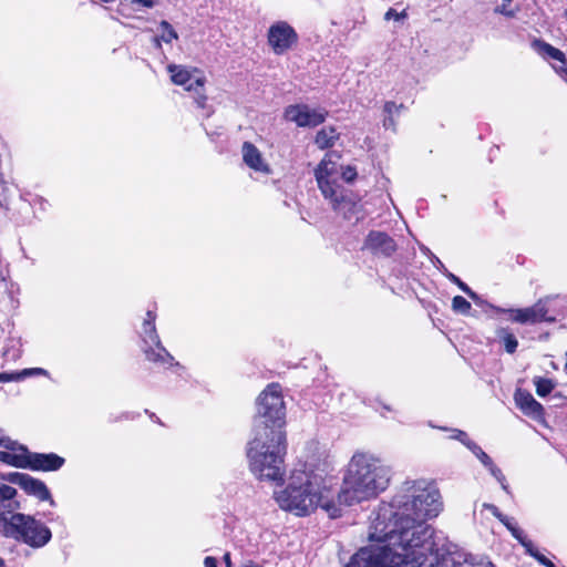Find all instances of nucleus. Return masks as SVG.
Returning <instances> with one entry per match:
<instances>
[{
    "instance_id": "e433bc0d",
    "label": "nucleus",
    "mask_w": 567,
    "mask_h": 567,
    "mask_svg": "<svg viewBox=\"0 0 567 567\" xmlns=\"http://www.w3.org/2000/svg\"><path fill=\"white\" fill-rule=\"evenodd\" d=\"M406 18V12L405 10L401 11V12H398L395 9H392L390 8L385 14H384V19L386 21H390V20H394V21H402Z\"/></svg>"
},
{
    "instance_id": "9d476101",
    "label": "nucleus",
    "mask_w": 567,
    "mask_h": 567,
    "mask_svg": "<svg viewBox=\"0 0 567 567\" xmlns=\"http://www.w3.org/2000/svg\"><path fill=\"white\" fill-rule=\"evenodd\" d=\"M332 206V209L349 221H358L363 218L362 205L346 188L333 189L332 196H323Z\"/></svg>"
},
{
    "instance_id": "7ed1b4c3",
    "label": "nucleus",
    "mask_w": 567,
    "mask_h": 567,
    "mask_svg": "<svg viewBox=\"0 0 567 567\" xmlns=\"http://www.w3.org/2000/svg\"><path fill=\"white\" fill-rule=\"evenodd\" d=\"M390 481L391 468L382 460L369 453H355L344 472L337 504L342 509L375 498L389 487Z\"/></svg>"
},
{
    "instance_id": "dca6fc26",
    "label": "nucleus",
    "mask_w": 567,
    "mask_h": 567,
    "mask_svg": "<svg viewBox=\"0 0 567 567\" xmlns=\"http://www.w3.org/2000/svg\"><path fill=\"white\" fill-rule=\"evenodd\" d=\"M64 458L55 453H31L28 451V467L32 471H58L64 465Z\"/></svg>"
},
{
    "instance_id": "ddd939ff",
    "label": "nucleus",
    "mask_w": 567,
    "mask_h": 567,
    "mask_svg": "<svg viewBox=\"0 0 567 567\" xmlns=\"http://www.w3.org/2000/svg\"><path fill=\"white\" fill-rule=\"evenodd\" d=\"M532 48L534 51L539 54L543 59L547 61H556L558 64H553L555 71L561 76V79L567 83V68H566V56L563 51L553 47L551 44L536 39L532 42Z\"/></svg>"
},
{
    "instance_id": "393cba45",
    "label": "nucleus",
    "mask_w": 567,
    "mask_h": 567,
    "mask_svg": "<svg viewBox=\"0 0 567 567\" xmlns=\"http://www.w3.org/2000/svg\"><path fill=\"white\" fill-rule=\"evenodd\" d=\"M338 138L339 133L337 130L332 126H326L317 133L315 143L320 150H324L333 146Z\"/></svg>"
},
{
    "instance_id": "bb28decb",
    "label": "nucleus",
    "mask_w": 567,
    "mask_h": 567,
    "mask_svg": "<svg viewBox=\"0 0 567 567\" xmlns=\"http://www.w3.org/2000/svg\"><path fill=\"white\" fill-rule=\"evenodd\" d=\"M502 523L506 526V528L511 532L513 537H515L522 546H528L530 547V540L526 537L524 532L516 526V524L513 522L512 518H508L505 516L502 520Z\"/></svg>"
},
{
    "instance_id": "4468645a",
    "label": "nucleus",
    "mask_w": 567,
    "mask_h": 567,
    "mask_svg": "<svg viewBox=\"0 0 567 567\" xmlns=\"http://www.w3.org/2000/svg\"><path fill=\"white\" fill-rule=\"evenodd\" d=\"M514 401L516 406L527 417L537 422L545 421L544 406L527 390L517 389L514 393Z\"/></svg>"
},
{
    "instance_id": "b1692460",
    "label": "nucleus",
    "mask_w": 567,
    "mask_h": 567,
    "mask_svg": "<svg viewBox=\"0 0 567 567\" xmlns=\"http://www.w3.org/2000/svg\"><path fill=\"white\" fill-rule=\"evenodd\" d=\"M35 375L48 377L49 372L42 368H28L18 372H2L0 373V382H19L25 378Z\"/></svg>"
},
{
    "instance_id": "39448f33",
    "label": "nucleus",
    "mask_w": 567,
    "mask_h": 567,
    "mask_svg": "<svg viewBox=\"0 0 567 567\" xmlns=\"http://www.w3.org/2000/svg\"><path fill=\"white\" fill-rule=\"evenodd\" d=\"M1 530L7 537L22 542L33 548L47 545L51 537V530L42 522L21 513L1 517Z\"/></svg>"
},
{
    "instance_id": "9b49d317",
    "label": "nucleus",
    "mask_w": 567,
    "mask_h": 567,
    "mask_svg": "<svg viewBox=\"0 0 567 567\" xmlns=\"http://www.w3.org/2000/svg\"><path fill=\"white\" fill-rule=\"evenodd\" d=\"M298 42V34L286 21H278L268 30V43L275 54H284Z\"/></svg>"
},
{
    "instance_id": "c9c22d12",
    "label": "nucleus",
    "mask_w": 567,
    "mask_h": 567,
    "mask_svg": "<svg viewBox=\"0 0 567 567\" xmlns=\"http://www.w3.org/2000/svg\"><path fill=\"white\" fill-rule=\"evenodd\" d=\"M339 175L347 183H351L357 178V169L353 166H340Z\"/></svg>"
},
{
    "instance_id": "5701e85b",
    "label": "nucleus",
    "mask_w": 567,
    "mask_h": 567,
    "mask_svg": "<svg viewBox=\"0 0 567 567\" xmlns=\"http://www.w3.org/2000/svg\"><path fill=\"white\" fill-rule=\"evenodd\" d=\"M178 39V33L173 25L163 20L158 24V33L153 38L154 47L157 49L162 48V42L171 44L173 41Z\"/></svg>"
},
{
    "instance_id": "f704fd0d",
    "label": "nucleus",
    "mask_w": 567,
    "mask_h": 567,
    "mask_svg": "<svg viewBox=\"0 0 567 567\" xmlns=\"http://www.w3.org/2000/svg\"><path fill=\"white\" fill-rule=\"evenodd\" d=\"M525 549H526V553L529 554L530 556H533L534 558L537 559V561H539L542 565L546 566V567H555V565L548 560L543 554H540L534 546V544L530 542V547L528 546H523Z\"/></svg>"
},
{
    "instance_id": "cd10ccee",
    "label": "nucleus",
    "mask_w": 567,
    "mask_h": 567,
    "mask_svg": "<svg viewBox=\"0 0 567 567\" xmlns=\"http://www.w3.org/2000/svg\"><path fill=\"white\" fill-rule=\"evenodd\" d=\"M533 383L535 385L537 395L540 398L548 395L555 388L553 380L543 377H535L533 379Z\"/></svg>"
},
{
    "instance_id": "37998d69",
    "label": "nucleus",
    "mask_w": 567,
    "mask_h": 567,
    "mask_svg": "<svg viewBox=\"0 0 567 567\" xmlns=\"http://www.w3.org/2000/svg\"><path fill=\"white\" fill-rule=\"evenodd\" d=\"M132 3L140 4L145 8H153L156 4V0H130Z\"/></svg>"
},
{
    "instance_id": "3c124183",
    "label": "nucleus",
    "mask_w": 567,
    "mask_h": 567,
    "mask_svg": "<svg viewBox=\"0 0 567 567\" xmlns=\"http://www.w3.org/2000/svg\"><path fill=\"white\" fill-rule=\"evenodd\" d=\"M565 17L567 18V10H566V12H565Z\"/></svg>"
},
{
    "instance_id": "a211bd4d",
    "label": "nucleus",
    "mask_w": 567,
    "mask_h": 567,
    "mask_svg": "<svg viewBox=\"0 0 567 567\" xmlns=\"http://www.w3.org/2000/svg\"><path fill=\"white\" fill-rule=\"evenodd\" d=\"M143 351L148 361L162 365V367H172L175 364L174 357L165 349L162 344L161 340L154 343H151L146 347H143ZM176 365L178 363L176 362Z\"/></svg>"
},
{
    "instance_id": "a18cd8bd",
    "label": "nucleus",
    "mask_w": 567,
    "mask_h": 567,
    "mask_svg": "<svg viewBox=\"0 0 567 567\" xmlns=\"http://www.w3.org/2000/svg\"><path fill=\"white\" fill-rule=\"evenodd\" d=\"M383 125L386 128H394V116H385Z\"/></svg>"
},
{
    "instance_id": "58836bf2",
    "label": "nucleus",
    "mask_w": 567,
    "mask_h": 567,
    "mask_svg": "<svg viewBox=\"0 0 567 567\" xmlns=\"http://www.w3.org/2000/svg\"><path fill=\"white\" fill-rule=\"evenodd\" d=\"M27 476H28V474L16 472V473H10V474L3 476L2 478L4 481H9L13 484H17L21 487V485Z\"/></svg>"
},
{
    "instance_id": "f03ea898",
    "label": "nucleus",
    "mask_w": 567,
    "mask_h": 567,
    "mask_svg": "<svg viewBox=\"0 0 567 567\" xmlns=\"http://www.w3.org/2000/svg\"><path fill=\"white\" fill-rule=\"evenodd\" d=\"M336 478L329 475L327 465L315 468L305 464L302 468L293 470L288 484L274 493L278 506L298 517L322 508L331 518L341 516V508L337 504L333 486Z\"/></svg>"
},
{
    "instance_id": "79ce46f5",
    "label": "nucleus",
    "mask_w": 567,
    "mask_h": 567,
    "mask_svg": "<svg viewBox=\"0 0 567 567\" xmlns=\"http://www.w3.org/2000/svg\"><path fill=\"white\" fill-rule=\"evenodd\" d=\"M495 12L504 14L509 18H513L515 16V11L507 9L505 3H503L501 7H497L495 9Z\"/></svg>"
},
{
    "instance_id": "a878e982",
    "label": "nucleus",
    "mask_w": 567,
    "mask_h": 567,
    "mask_svg": "<svg viewBox=\"0 0 567 567\" xmlns=\"http://www.w3.org/2000/svg\"><path fill=\"white\" fill-rule=\"evenodd\" d=\"M17 491L10 485L4 484L2 481H0V504H3L4 502H9L7 507L11 511L19 508L20 504L17 501H13V497L16 496Z\"/></svg>"
},
{
    "instance_id": "49530a36",
    "label": "nucleus",
    "mask_w": 567,
    "mask_h": 567,
    "mask_svg": "<svg viewBox=\"0 0 567 567\" xmlns=\"http://www.w3.org/2000/svg\"><path fill=\"white\" fill-rule=\"evenodd\" d=\"M204 565L205 567H217V561L214 557L208 556L205 558Z\"/></svg>"
},
{
    "instance_id": "7c9ffc66",
    "label": "nucleus",
    "mask_w": 567,
    "mask_h": 567,
    "mask_svg": "<svg viewBox=\"0 0 567 567\" xmlns=\"http://www.w3.org/2000/svg\"><path fill=\"white\" fill-rule=\"evenodd\" d=\"M449 279L456 284L462 291H464L473 301L478 302V296L475 291H473L465 282H463L458 277L453 274L449 275Z\"/></svg>"
},
{
    "instance_id": "c85d7f7f",
    "label": "nucleus",
    "mask_w": 567,
    "mask_h": 567,
    "mask_svg": "<svg viewBox=\"0 0 567 567\" xmlns=\"http://www.w3.org/2000/svg\"><path fill=\"white\" fill-rule=\"evenodd\" d=\"M498 337L502 339L505 350L508 353H514L516 351L518 341L513 333L508 332L506 329H501L498 331Z\"/></svg>"
},
{
    "instance_id": "c03bdc74",
    "label": "nucleus",
    "mask_w": 567,
    "mask_h": 567,
    "mask_svg": "<svg viewBox=\"0 0 567 567\" xmlns=\"http://www.w3.org/2000/svg\"><path fill=\"white\" fill-rule=\"evenodd\" d=\"M487 507L491 509L492 514H493L495 517H497L501 522L503 520V518L505 517V515H503V514L498 511V508H497L496 506H494V505H488Z\"/></svg>"
},
{
    "instance_id": "f3484780",
    "label": "nucleus",
    "mask_w": 567,
    "mask_h": 567,
    "mask_svg": "<svg viewBox=\"0 0 567 567\" xmlns=\"http://www.w3.org/2000/svg\"><path fill=\"white\" fill-rule=\"evenodd\" d=\"M244 163L252 171L261 174H270L271 169L261 152L250 142H244L241 146Z\"/></svg>"
},
{
    "instance_id": "1a4fd4ad",
    "label": "nucleus",
    "mask_w": 567,
    "mask_h": 567,
    "mask_svg": "<svg viewBox=\"0 0 567 567\" xmlns=\"http://www.w3.org/2000/svg\"><path fill=\"white\" fill-rule=\"evenodd\" d=\"M339 158L340 155L338 153L329 152L316 168L315 176L318 187L323 196H332L333 189L341 187V185L337 183V177L340 172V167L338 165Z\"/></svg>"
},
{
    "instance_id": "f257e3e1",
    "label": "nucleus",
    "mask_w": 567,
    "mask_h": 567,
    "mask_svg": "<svg viewBox=\"0 0 567 567\" xmlns=\"http://www.w3.org/2000/svg\"><path fill=\"white\" fill-rule=\"evenodd\" d=\"M443 509L434 482L406 480L390 503H382L371 520L369 547L355 553L346 567H437L433 530L424 523Z\"/></svg>"
},
{
    "instance_id": "6e6552de",
    "label": "nucleus",
    "mask_w": 567,
    "mask_h": 567,
    "mask_svg": "<svg viewBox=\"0 0 567 567\" xmlns=\"http://www.w3.org/2000/svg\"><path fill=\"white\" fill-rule=\"evenodd\" d=\"M554 296L538 299L533 306L519 309H502L509 315V319L520 324H535L539 322H555L556 318L548 316V303Z\"/></svg>"
},
{
    "instance_id": "a19ab883",
    "label": "nucleus",
    "mask_w": 567,
    "mask_h": 567,
    "mask_svg": "<svg viewBox=\"0 0 567 567\" xmlns=\"http://www.w3.org/2000/svg\"><path fill=\"white\" fill-rule=\"evenodd\" d=\"M0 446H4L8 450H14V441L6 437L0 431Z\"/></svg>"
},
{
    "instance_id": "6ab92c4d",
    "label": "nucleus",
    "mask_w": 567,
    "mask_h": 567,
    "mask_svg": "<svg viewBox=\"0 0 567 567\" xmlns=\"http://www.w3.org/2000/svg\"><path fill=\"white\" fill-rule=\"evenodd\" d=\"M21 488L29 495H32L40 501H49L52 506L55 505L47 485L42 481L34 478L29 474L24 478Z\"/></svg>"
},
{
    "instance_id": "8fccbe9b",
    "label": "nucleus",
    "mask_w": 567,
    "mask_h": 567,
    "mask_svg": "<svg viewBox=\"0 0 567 567\" xmlns=\"http://www.w3.org/2000/svg\"><path fill=\"white\" fill-rule=\"evenodd\" d=\"M504 2H511L512 0H503Z\"/></svg>"
},
{
    "instance_id": "ea45409f",
    "label": "nucleus",
    "mask_w": 567,
    "mask_h": 567,
    "mask_svg": "<svg viewBox=\"0 0 567 567\" xmlns=\"http://www.w3.org/2000/svg\"><path fill=\"white\" fill-rule=\"evenodd\" d=\"M402 106V104L398 105L396 103L389 101L384 104V113L386 116L398 115Z\"/></svg>"
},
{
    "instance_id": "72a5a7b5",
    "label": "nucleus",
    "mask_w": 567,
    "mask_h": 567,
    "mask_svg": "<svg viewBox=\"0 0 567 567\" xmlns=\"http://www.w3.org/2000/svg\"><path fill=\"white\" fill-rule=\"evenodd\" d=\"M485 467L489 471L492 476L495 477V480L501 484L502 488L505 492H508V485L506 483V478H505L504 474L502 473V471L494 464V462H492V465H487Z\"/></svg>"
},
{
    "instance_id": "2f4dec72",
    "label": "nucleus",
    "mask_w": 567,
    "mask_h": 567,
    "mask_svg": "<svg viewBox=\"0 0 567 567\" xmlns=\"http://www.w3.org/2000/svg\"><path fill=\"white\" fill-rule=\"evenodd\" d=\"M467 449L481 461L484 466L492 465L493 460L475 442H472Z\"/></svg>"
},
{
    "instance_id": "412c9836",
    "label": "nucleus",
    "mask_w": 567,
    "mask_h": 567,
    "mask_svg": "<svg viewBox=\"0 0 567 567\" xmlns=\"http://www.w3.org/2000/svg\"><path fill=\"white\" fill-rule=\"evenodd\" d=\"M452 567H495V565L484 556L460 553L453 557Z\"/></svg>"
},
{
    "instance_id": "de8ad7c7",
    "label": "nucleus",
    "mask_w": 567,
    "mask_h": 567,
    "mask_svg": "<svg viewBox=\"0 0 567 567\" xmlns=\"http://www.w3.org/2000/svg\"><path fill=\"white\" fill-rule=\"evenodd\" d=\"M224 560H225V564L227 567H231V560H230V554L229 553H226L224 555Z\"/></svg>"
},
{
    "instance_id": "aec40b11",
    "label": "nucleus",
    "mask_w": 567,
    "mask_h": 567,
    "mask_svg": "<svg viewBox=\"0 0 567 567\" xmlns=\"http://www.w3.org/2000/svg\"><path fill=\"white\" fill-rule=\"evenodd\" d=\"M28 450L22 445H18L14 442V450L0 451V462L19 467L27 468L28 467Z\"/></svg>"
},
{
    "instance_id": "c756f323",
    "label": "nucleus",
    "mask_w": 567,
    "mask_h": 567,
    "mask_svg": "<svg viewBox=\"0 0 567 567\" xmlns=\"http://www.w3.org/2000/svg\"><path fill=\"white\" fill-rule=\"evenodd\" d=\"M471 308V303L462 296H455L452 300V309L457 313L467 315Z\"/></svg>"
},
{
    "instance_id": "2eb2a0df",
    "label": "nucleus",
    "mask_w": 567,
    "mask_h": 567,
    "mask_svg": "<svg viewBox=\"0 0 567 567\" xmlns=\"http://www.w3.org/2000/svg\"><path fill=\"white\" fill-rule=\"evenodd\" d=\"M364 248L373 255L389 257L396 250V245L388 234L372 230L364 240Z\"/></svg>"
},
{
    "instance_id": "09e8293b",
    "label": "nucleus",
    "mask_w": 567,
    "mask_h": 567,
    "mask_svg": "<svg viewBox=\"0 0 567 567\" xmlns=\"http://www.w3.org/2000/svg\"><path fill=\"white\" fill-rule=\"evenodd\" d=\"M0 567H6V565L1 558H0Z\"/></svg>"
},
{
    "instance_id": "20e7f679",
    "label": "nucleus",
    "mask_w": 567,
    "mask_h": 567,
    "mask_svg": "<svg viewBox=\"0 0 567 567\" xmlns=\"http://www.w3.org/2000/svg\"><path fill=\"white\" fill-rule=\"evenodd\" d=\"M286 435L278 429L260 431L257 427L254 439L248 443L247 457L251 473L259 481L282 483L286 454Z\"/></svg>"
},
{
    "instance_id": "f8f14e48",
    "label": "nucleus",
    "mask_w": 567,
    "mask_h": 567,
    "mask_svg": "<svg viewBox=\"0 0 567 567\" xmlns=\"http://www.w3.org/2000/svg\"><path fill=\"white\" fill-rule=\"evenodd\" d=\"M327 112L311 109L306 104L290 105L285 111V117L300 127H313L324 122Z\"/></svg>"
},
{
    "instance_id": "423d86ee",
    "label": "nucleus",
    "mask_w": 567,
    "mask_h": 567,
    "mask_svg": "<svg viewBox=\"0 0 567 567\" xmlns=\"http://www.w3.org/2000/svg\"><path fill=\"white\" fill-rule=\"evenodd\" d=\"M285 403L281 394V388L278 383L269 384L257 399V416L254 431L257 427L262 431L278 429L282 431L285 424Z\"/></svg>"
},
{
    "instance_id": "0eeeda50",
    "label": "nucleus",
    "mask_w": 567,
    "mask_h": 567,
    "mask_svg": "<svg viewBox=\"0 0 567 567\" xmlns=\"http://www.w3.org/2000/svg\"><path fill=\"white\" fill-rule=\"evenodd\" d=\"M167 72L175 85L184 86V89L193 93V97L198 107L206 106L207 96L205 94L206 76L196 68H187L178 64H168Z\"/></svg>"
},
{
    "instance_id": "4be33fe9",
    "label": "nucleus",
    "mask_w": 567,
    "mask_h": 567,
    "mask_svg": "<svg viewBox=\"0 0 567 567\" xmlns=\"http://www.w3.org/2000/svg\"><path fill=\"white\" fill-rule=\"evenodd\" d=\"M155 319H156L155 312L148 310L146 312V318L144 319L142 328H141V338L144 343L143 347H146L151 343L159 341V337L157 334L156 327H155Z\"/></svg>"
},
{
    "instance_id": "4c0bfd02",
    "label": "nucleus",
    "mask_w": 567,
    "mask_h": 567,
    "mask_svg": "<svg viewBox=\"0 0 567 567\" xmlns=\"http://www.w3.org/2000/svg\"><path fill=\"white\" fill-rule=\"evenodd\" d=\"M452 435L451 437L452 439H455L457 441H460L462 444H464L466 447L470 446V444L473 442L468 436L467 434L464 432V431H461V430H452Z\"/></svg>"
},
{
    "instance_id": "473e14b6",
    "label": "nucleus",
    "mask_w": 567,
    "mask_h": 567,
    "mask_svg": "<svg viewBox=\"0 0 567 567\" xmlns=\"http://www.w3.org/2000/svg\"><path fill=\"white\" fill-rule=\"evenodd\" d=\"M467 449L481 461L484 466L492 465L493 460L475 442H472Z\"/></svg>"
}]
</instances>
